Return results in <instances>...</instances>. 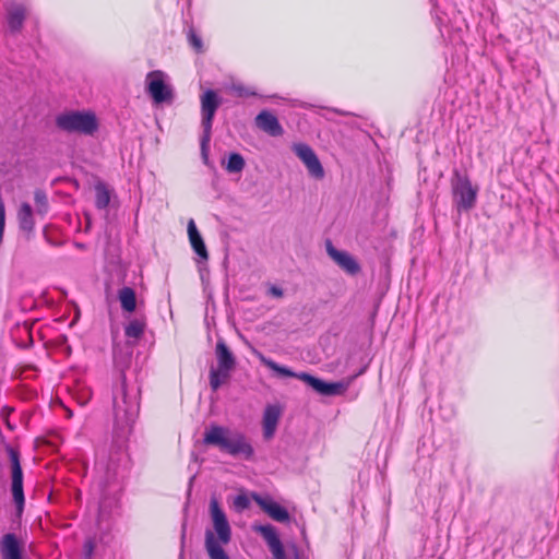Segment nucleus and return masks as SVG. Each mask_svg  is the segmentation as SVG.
Here are the masks:
<instances>
[{"instance_id": "obj_6", "label": "nucleus", "mask_w": 559, "mask_h": 559, "mask_svg": "<svg viewBox=\"0 0 559 559\" xmlns=\"http://www.w3.org/2000/svg\"><path fill=\"white\" fill-rule=\"evenodd\" d=\"M453 200L459 211L472 210L477 200L478 188L474 187L466 174L455 170L451 180Z\"/></svg>"}, {"instance_id": "obj_17", "label": "nucleus", "mask_w": 559, "mask_h": 559, "mask_svg": "<svg viewBox=\"0 0 559 559\" xmlns=\"http://www.w3.org/2000/svg\"><path fill=\"white\" fill-rule=\"evenodd\" d=\"M2 559H22V547L13 533L4 534L0 540Z\"/></svg>"}, {"instance_id": "obj_25", "label": "nucleus", "mask_w": 559, "mask_h": 559, "mask_svg": "<svg viewBox=\"0 0 559 559\" xmlns=\"http://www.w3.org/2000/svg\"><path fill=\"white\" fill-rule=\"evenodd\" d=\"M145 322L139 319L131 320L124 329L126 335L130 338H139L143 334Z\"/></svg>"}, {"instance_id": "obj_23", "label": "nucleus", "mask_w": 559, "mask_h": 559, "mask_svg": "<svg viewBox=\"0 0 559 559\" xmlns=\"http://www.w3.org/2000/svg\"><path fill=\"white\" fill-rule=\"evenodd\" d=\"M110 202V193L107 187L99 182L95 186V205L98 210H104Z\"/></svg>"}, {"instance_id": "obj_36", "label": "nucleus", "mask_w": 559, "mask_h": 559, "mask_svg": "<svg viewBox=\"0 0 559 559\" xmlns=\"http://www.w3.org/2000/svg\"><path fill=\"white\" fill-rule=\"evenodd\" d=\"M438 26H439V31L441 33L442 36H444V31H443V25H442V20L441 17L438 16Z\"/></svg>"}, {"instance_id": "obj_21", "label": "nucleus", "mask_w": 559, "mask_h": 559, "mask_svg": "<svg viewBox=\"0 0 559 559\" xmlns=\"http://www.w3.org/2000/svg\"><path fill=\"white\" fill-rule=\"evenodd\" d=\"M118 299L123 311L133 312L136 308L135 293L131 287H122L118 292Z\"/></svg>"}, {"instance_id": "obj_26", "label": "nucleus", "mask_w": 559, "mask_h": 559, "mask_svg": "<svg viewBox=\"0 0 559 559\" xmlns=\"http://www.w3.org/2000/svg\"><path fill=\"white\" fill-rule=\"evenodd\" d=\"M34 201L36 204L37 214H40V215L46 214L48 211V199H47L46 193L43 190L37 189L34 192Z\"/></svg>"}, {"instance_id": "obj_32", "label": "nucleus", "mask_w": 559, "mask_h": 559, "mask_svg": "<svg viewBox=\"0 0 559 559\" xmlns=\"http://www.w3.org/2000/svg\"><path fill=\"white\" fill-rule=\"evenodd\" d=\"M209 558L210 559H230L224 549H218L214 545H209Z\"/></svg>"}, {"instance_id": "obj_1", "label": "nucleus", "mask_w": 559, "mask_h": 559, "mask_svg": "<svg viewBox=\"0 0 559 559\" xmlns=\"http://www.w3.org/2000/svg\"><path fill=\"white\" fill-rule=\"evenodd\" d=\"M139 388L129 385L124 373H121L112 389L115 431L119 440L108 451L98 454L95 463V483L100 493L102 520L118 507L121 479L129 465L124 443L139 414Z\"/></svg>"}, {"instance_id": "obj_18", "label": "nucleus", "mask_w": 559, "mask_h": 559, "mask_svg": "<svg viewBox=\"0 0 559 559\" xmlns=\"http://www.w3.org/2000/svg\"><path fill=\"white\" fill-rule=\"evenodd\" d=\"M215 355L217 367L233 371L236 366V358L223 340L216 343Z\"/></svg>"}, {"instance_id": "obj_2", "label": "nucleus", "mask_w": 559, "mask_h": 559, "mask_svg": "<svg viewBox=\"0 0 559 559\" xmlns=\"http://www.w3.org/2000/svg\"><path fill=\"white\" fill-rule=\"evenodd\" d=\"M204 443L218 447L222 452L231 456L251 460L254 450L247 438L239 432H230L222 426H211L204 433Z\"/></svg>"}, {"instance_id": "obj_28", "label": "nucleus", "mask_w": 559, "mask_h": 559, "mask_svg": "<svg viewBox=\"0 0 559 559\" xmlns=\"http://www.w3.org/2000/svg\"><path fill=\"white\" fill-rule=\"evenodd\" d=\"M230 91L239 97L255 96V91L245 86L241 83H234L230 86Z\"/></svg>"}, {"instance_id": "obj_8", "label": "nucleus", "mask_w": 559, "mask_h": 559, "mask_svg": "<svg viewBox=\"0 0 559 559\" xmlns=\"http://www.w3.org/2000/svg\"><path fill=\"white\" fill-rule=\"evenodd\" d=\"M292 150L305 165L310 177L317 180H321L324 178V168L316 152L310 145L301 142L294 143Z\"/></svg>"}, {"instance_id": "obj_20", "label": "nucleus", "mask_w": 559, "mask_h": 559, "mask_svg": "<svg viewBox=\"0 0 559 559\" xmlns=\"http://www.w3.org/2000/svg\"><path fill=\"white\" fill-rule=\"evenodd\" d=\"M17 221L23 231L31 233L35 227L34 212L27 202H23L17 211Z\"/></svg>"}, {"instance_id": "obj_29", "label": "nucleus", "mask_w": 559, "mask_h": 559, "mask_svg": "<svg viewBox=\"0 0 559 559\" xmlns=\"http://www.w3.org/2000/svg\"><path fill=\"white\" fill-rule=\"evenodd\" d=\"M211 141V133L203 132L200 144H201V155L204 164L209 163V143Z\"/></svg>"}, {"instance_id": "obj_27", "label": "nucleus", "mask_w": 559, "mask_h": 559, "mask_svg": "<svg viewBox=\"0 0 559 559\" xmlns=\"http://www.w3.org/2000/svg\"><path fill=\"white\" fill-rule=\"evenodd\" d=\"M233 507L239 513L247 510L250 507L249 497L245 493L237 495L233 500Z\"/></svg>"}, {"instance_id": "obj_7", "label": "nucleus", "mask_w": 559, "mask_h": 559, "mask_svg": "<svg viewBox=\"0 0 559 559\" xmlns=\"http://www.w3.org/2000/svg\"><path fill=\"white\" fill-rule=\"evenodd\" d=\"M7 453L11 463V491L14 504L19 513L24 509L25 498L23 491V471L20 462V453L12 447H7Z\"/></svg>"}, {"instance_id": "obj_9", "label": "nucleus", "mask_w": 559, "mask_h": 559, "mask_svg": "<svg viewBox=\"0 0 559 559\" xmlns=\"http://www.w3.org/2000/svg\"><path fill=\"white\" fill-rule=\"evenodd\" d=\"M146 90L156 104L173 100V90L165 83L164 73L159 70L151 71L146 75Z\"/></svg>"}, {"instance_id": "obj_34", "label": "nucleus", "mask_w": 559, "mask_h": 559, "mask_svg": "<svg viewBox=\"0 0 559 559\" xmlns=\"http://www.w3.org/2000/svg\"><path fill=\"white\" fill-rule=\"evenodd\" d=\"M269 294L273 297L281 298L283 296V289L278 286L272 285L269 288Z\"/></svg>"}, {"instance_id": "obj_30", "label": "nucleus", "mask_w": 559, "mask_h": 559, "mask_svg": "<svg viewBox=\"0 0 559 559\" xmlns=\"http://www.w3.org/2000/svg\"><path fill=\"white\" fill-rule=\"evenodd\" d=\"M188 40L190 46L198 52L202 51L203 43L201 37L191 28L188 33Z\"/></svg>"}, {"instance_id": "obj_19", "label": "nucleus", "mask_w": 559, "mask_h": 559, "mask_svg": "<svg viewBox=\"0 0 559 559\" xmlns=\"http://www.w3.org/2000/svg\"><path fill=\"white\" fill-rule=\"evenodd\" d=\"M188 236L190 243L194 250V252L203 260L209 259V253L205 247V243L195 226V223L193 219H190L188 222Z\"/></svg>"}, {"instance_id": "obj_31", "label": "nucleus", "mask_w": 559, "mask_h": 559, "mask_svg": "<svg viewBox=\"0 0 559 559\" xmlns=\"http://www.w3.org/2000/svg\"><path fill=\"white\" fill-rule=\"evenodd\" d=\"M92 397V391L90 388H81L78 392H76V401L78 403L81 405V406H84L87 404V402L91 400Z\"/></svg>"}, {"instance_id": "obj_5", "label": "nucleus", "mask_w": 559, "mask_h": 559, "mask_svg": "<svg viewBox=\"0 0 559 559\" xmlns=\"http://www.w3.org/2000/svg\"><path fill=\"white\" fill-rule=\"evenodd\" d=\"M56 126L69 133L76 132L88 135L93 134L98 128L95 115L86 111L60 114L56 117Z\"/></svg>"}, {"instance_id": "obj_13", "label": "nucleus", "mask_w": 559, "mask_h": 559, "mask_svg": "<svg viewBox=\"0 0 559 559\" xmlns=\"http://www.w3.org/2000/svg\"><path fill=\"white\" fill-rule=\"evenodd\" d=\"M7 23L11 33H19L26 17V7L22 3H9L5 5Z\"/></svg>"}, {"instance_id": "obj_4", "label": "nucleus", "mask_w": 559, "mask_h": 559, "mask_svg": "<svg viewBox=\"0 0 559 559\" xmlns=\"http://www.w3.org/2000/svg\"><path fill=\"white\" fill-rule=\"evenodd\" d=\"M210 513L214 531L206 530L205 532V550L207 554L210 544L218 549H224L223 546L231 539V528L227 516L215 498L210 501Z\"/></svg>"}, {"instance_id": "obj_33", "label": "nucleus", "mask_w": 559, "mask_h": 559, "mask_svg": "<svg viewBox=\"0 0 559 559\" xmlns=\"http://www.w3.org/2000/svg\"><path fill=\"white\" fill-rule=\"evenodd\" d=\"M95 550V542L92 538H88L84 542L83 545V555L85 558L90 559Z\"/></svg>"}, {"instance_id": "obj_16", "label": "nucleus", "mask_w": 559, "mask_h": 559, "mask_svg": "<svg viewBox=\"0 0 559 559\" xmlns=\"http://www.w3.org/2000/svg\"><path fill=\"white\" fill-rule=\"evenodd\" d=\"M281 417V409L277 405H267L263 413V437L269 440L275 435L278 420Z\"/></svg>"}, {"instance_id": "obj_22", "label": "nucleus", "mask_w": 559, "mask_h": 559, "mask_svg": "<svg viewBox=\"0 0 559 559\" xmlns=\"http://www.w3.org/2000/svg\"><path fill=\"white\" fill-rule=\"evenodd\" d=\"M231 370H225L219 367L210 370V386L213 391H217L222 384L228 381Z\"/></svg>"}, {"instance_id": "obj_35", "label": "nucleus", "mask_w": 559, "mask_h": 559, "mask_svg": "<svg viewBox=\"0 0 559 559\" xmlns=\"http://www.w3.org/2000/svg\"><path fill=\"white\" fill-rule=\"evenodd\" d=\"M183 544H185V531L182 532V536H181V552H180V559H183Z\"/></svg>"}, {"instance_id": "obj_10", "label": "nucleus", "mask_w": 559, "mask_h": 559, "mask_svg": "<svg viewBox=\"0 0 559 559\" xmlns=\"http://www.w3.org/2000/svg\"><path fill=\"white\" fill-rule=\"evenodd\" d=\"M221 105V99L216 92L207 90L201 96V115L203 132L212 133V123L216 110Z\"/></svg>"}, {"instance_id": "obj_3", "label": "nucleus", "mask_w": 559, "mask_h": 559, "mask_svg": "<svg viewBox=\"0 0 559 559\" xmlns=\"http://www.w3.org/2000/svg\"><path fill=\"white\" fill-rule=\"evenodd\" d=\"M255 356L259 358L261 364L271 370L277 372L283 377H290L299 379L310 385L318 393L325 396L340 395L345 391V385L342 382H325L319 378H316L307 372H295L287 367L281 366L272 359L265 357L262 353L255 352Z\"/></svg>"}, {"instance_id": "obj_14", "label": "nucleus", "mask_w": 559, "mask_h": 559, "mask_svg": "<svg viewBox=\"0 0 559 559\" xmlns=\"http://www.w3.org/2000/svg\"><path fill=\"white\" fill-rule=\"evenodd\" d=\"M254 501L261 507V509L269 514L274 521L284 523L289 520L288 511L271 499L261 498L258 495L252 496Z\"/></svg>"}, {"instance_id": "obj_24", "label": "nucleus", "mask_w": 559, "mask_h": 559, "mask_svg": "<svg viewBox=\"0 0 559 559\" xmlns=\"http://www.w3.org/2000/svg\"><path fill=\"white\" fill-rule=\"evenodd\" d=\"M245 158L239 153H231L228 156L225 169L230 174L241 173L245 168Z\"/></svg>"}, {"instance_id": "obj_12", "label": "nucleus", "mask_w": 559, "mask_h": 559, "mask_svg": "<svg viewBox=\"0 0 559 559\" xmlns=\"http://www.w3.org/2000/svg\"><path fill=\"white\" fill-rule=\"evenodd\" d=\"M258 533L263 537L265 543L269 546L270 551L273 555V559H287L285 556V550L283 547V544L276 533V530L274 526L267 524V525H260L255 528ZM295 559H298L296 556Z\"/></svg>"}, {"instance_id": "obj_15", "label": "nucleus", "mask_w": 559, "mask_h": 559, "mask_svg": "<svg viewBox=\"0 0 559 559\" xmlns=\"http://www.w3.org/2000/svg\"><path fill=\"white\" fill-rule=\"evenodd\" d=\"M255 124L271 136H280L284 132L278 119L267 110H262L255 117Z\"/></svg>"}, {"instance_id": "obj_11", "label": "nucleus", "mask_w": 559, "mask_h": 559, "mask_svg": "<svg viewBox=\"0 0 559 559\" xmlns=\"http://www.w3.org/2000/svg\"><path fill=\"white\" fill-rule=\"evenodd\" d=\"M326 252L330 258L346 273L356 275L360 271V265L354 257L346 251L337 250L333 247L331 241L326 242Z\"/></svg>"}]
</instances>
